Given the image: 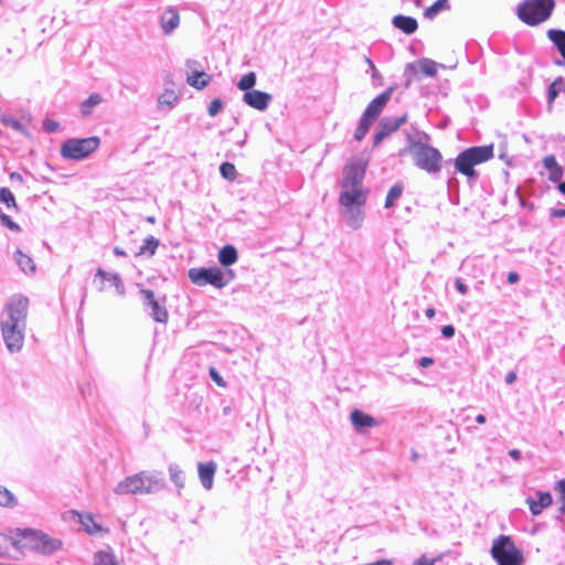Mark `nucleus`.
Here are the masks:
<instances>
[{
  "label": "nucleus",
  "instance_id": "3",
  "mask_svg": "<svg viewBox=\"0 0 565 565\" xmlns=\"http://www.w3.org/2000/svg\"><path fill=\"white\" fill-rule=\"evenodd\" d=\"M163 486V478L139 472L120 481L116 486L115 492L120 495L149 493L162 488Z\"/></svg>",
  "mask_w": 565,
  "mask_h": 565
},
{
  "label": "nucleus",
  "instance_id": "21",
  "mask_svg": "<svg viewBox=\"0 0 565 565\" xmlns=\"http://www.w3.org/2000/svg\"><path fill=\"white\" fill-rule=\"evenodd\" d=\"M104 102V98L98 93H93L88 96L87 99L81 103L79 110L83 117H88L93 114L95 107L100 105Z\"/></svg>",
  "mask_w": 565,
  "mask_h": 565
},
{
  "label": "nucleus",
  "instance_id": "52",
  "mask_svg": "<svg viewBox=\"0 0 565 565\" xmlns=\"http://www.w3.org/2000/svg\"><path fill=\"white\" fill-rule=\"evenodd\" d=\"M9 178L13 182H19V183L23 182V178L19 172H11Z\"/></svg>",
  "mask_w": 565,
  "mask_h": 565
},
{
  "label": "nucleus",
  "instance_id": "16",
  "mask_svg": "<svg viewBox=\"0 0 565 565\" xmlns=\"http://www.w3.org/2000/svg\"><path fill=\"white\" fill-rule=\"evenodd\" d=\"M243 99L252 108L264 110L268 107L271 96L268 93L254 89L246 92Z\"/></svg>",
  "mask_w": 565,
  "mask_h": 565
},
{
  "label": "nucleus",
  "instance_id": "24",
  "mask_svg": "<svg viewBox=\"0 0 565 565\" xmlns=\"http://www.w3.org/2000/svg\"><path fill=\"white\" fill-rule=\"evenodd\" d=\"M547 38L557 47L559 54L565 62V31L558 29H551L547 31Z\"/></svg>",
  "mask_w": 565,
  "mask_h": 565
},
{
  "label": "nucleus",
  "instance_id": "44",
  "mask_svg": "<svg viewBox=\"0 0 565 565\" xmlns=\"http://www.w3.org/2000/svg\"><path fill=\"white\" fill-rule=\"evenodd\" d=\"M0 221L4 226L10 228L11 231L20 232V226L2 212H0Z\"/></svg>",
  "mask_w": 565,
  "mask_h": 565
},
{
  "label": "nucleus",
  "instance_id": "49",
  "mask_svg": "<svg viewBox=\"0 0 565 565\" xmlns=\"http://www.w3.org/2000/svg\"><path fill=\"white\" fill-rule=\"evenodd\" d=\"M456 287H457L458 291L462 295L467 294V291H468L467 286L462 282V280L460 278L456 279Z\"/></svg>",
  "mask_w": 565,
  "mask_h": 565
},
{
  "label": "nucleus",
  "instance_id": "27",
  "mask_svg": "<svg viewBox=\"0 0 565 565\" xmlns=\"http://www.w3.org/2000/svg\"><path fill=\"white\" fill-rule=\"evenodd\" d=\"M15 533H17V527L9 530L8 534L0 532V555L8 554L10 547L15 548V540H14V537L17 536Z\"/></svg>",
  "mask_w": 565,
  "mask_h": 565
},
{
  "label": "nucleus",
  "instance_id": "60",
  "mask_svg": "<svg viewBox=\"0 0 565 565\" xmlns=\"http://www.w3.org/2000/svg\"><path fill=\"white\" fill-rule=\"evenodd\" d=\"M476 422L478 424H484L486 423V416L482 415V414H479L477 417H476Z\"/></svg>",
  "mask_w": 565,
  "mask_h": 565
},
{
  "label": "nucleus",
  "instance_id": "6",
  "mask_svg": "<svg viewBox=\"0 0 565 565\" xmlns=\"http://www.w3.org/2000/svg\"><path fill=\"white\" fill-rule=\"evenodd\" d=\"M100 145L99 137L71 138L61 145V156L68 160H82L95 152Z\"/></svg>",
  "mask_w": 565,
  "mask_h": 565
},
{
  "label": "nucleus",
  "instance_id": "40",
  "mask_svg": "<svg viewBox=\"0 0 565 565\" xmlns=\"http://www.w3.org/2000/svg\"><path fill=\"white\" fill-rule=\"evenodd\" d=\"M255 83H256V74L254 72H249V73L245 74L244 76H242V78L237 83V87L241 90H244L246 93V92L252 90L250 88L255 85Z\"/></svg>",
  "mask_w": 565,
  "mask_h": 565
},
{
  "label": "nucleus",
  "instance_id": "25",
  "mask_svg": "<svg viewBox=\"0 0 565 565\" xmlns=\"http://www.w3.org/2000/svg\"><path fill=\"white\" fill-rule=\"evenodd\" d=\"M210 75L205 72H193L186 77L188 84L196 89H203L206 87L210 83Z\"/></svg>",
  "mask_w": 565,
  "mask_h": 565
},
{
  "label": "nucleus",
  "instance_id": "1",
  "mask_svg": "<svg viewBox=\"0 0 565 565\" xmlns=\"http://www.w3.org/2000/svg\"><path fill=\"white\" fill-rule=\"evenodd\" d=\"M15 550H32L39 554H52L58 551L63 543L60 539L34 529L17 527Z\"/></svg>",
  "mask_w": 565,
  "mask_h": 565
},
{
  "label": "nucleus",
  "instance_id": "53",
  "mask_svg": "<svg viewBox=\"0 0 565 565\" xmlns=\"http://www.w3.org/2000/svg\"><path fill=\"white\" fill-rule=\"evenodd\" d=\"M420 366L423 367H428L429 365L433 364V359L431 358H428V356H424L420 359V362H419Z\"/></svg>",
  "mask_w": 565,
  "mask_h": 565
},
{
  "label": "nucleus",
  "instance_id": "50",
  "mask_svg": "<svg viewBox=\"0 0 565 565\" xmlns=\"http://www.w3.org/2000/svg\"><path fill=\"white\" fill-rule=\"evenodd\" d=\"M436 559L428 561L425 556L415 561L414 565H434Z\"/></svg>",
  "mask_w": 565,
  "mask_h": 565
},
{
  "label": "nucleus",
  "instance_id": "55",
  "mask_svg": "<svg viewBox=\"0 0 565 565\" xmlns=\"http://www.w3.org/2000/svg\"><path fill=\"white\" fill-rule=\"evenodd\" d=\"M557 489L561 492V497L565 498V479L557 482Z\"/></svg>",
  "mask_w": 565,
  "mask_h": 565
},
{
  "label": "nucleus",
  "instance_id": "2",
  "mask_svg": "<svg viewBox=\"0 0 565 565\" xmlns=\"http://www.w3.org/2000/svg\"><path fill=\"white\" fill-rule=\"evenodd\" d=\"M493 156V145L467 148L456 157L455 170L468 179H476L478 173L475 167L491 160Z\"/></svg>",
  "mask_w": 565,
  "mask_h": 565
},
{
  "label": "nucleus",
  "instance_id": "8",
  "mask_svg": "<svg viewBox=\"0 0 565 565\" xmlns=\"http://www.w3.org/2000/svg\"><path fill=\"white\" fill-rule=\"evenodd\" d=\"M189 278L196 286L202 287L211 285L218 289L223 288L228 282V279L225 277L224 273L218 267L191 268L189 270Z\"/></svg>",
  "mask_w": 565,
  "mask_h": 565
},
{
  "label": "nucleus",
  "instance_id": "5",
  "mask_svg": "<svg viewBox=\"0 0 565 565\" xmlns=\"http://www.w3.org/2000/svg\"><path fill=\"white\" fill-rule=\"evenodd\" d=\"M491 555L498 565H523L524 556L508 535H499L492 544Z\"/></svg>",
  "mask_w": 565,
  "mask_h": 565
},
{
  "label": "nucleus",
  "instance_id": "35",
  "mask_svg": "<svg viewBox=\"0 0 565 565\" xmlns=\"http://www.w3.org/2000/svg\"><path fill=\"white\" fill-rule=\"evenodd\" d=\"M17 504V499L9 489L0 486V507L12 508Z\"/></svg>",
  "mask_w": 565,
  "mask_h": 565
},
{
  "label": "nucleus",
  "instance_id": "19",
  "mask_svg": "<svg viewBox=\"0 0 565 565\" xmlns=\"http://www.w3.org/2000/svg\"><path fill=\"white\" fill-rule=\"evenodd\" d=\"M180 23V15L177 10L169 8L161 17V28L166 34L171 33Z\"/></svg>",
  "mask_w": 565,
  "mask_h": 565
},
{
  "label": "nucleus",
  "instance_id": "10",
  "mask_svg": "<svg viewBox=\"0 0 565 565\" xmlns=\"http://www.w3.org/2000/svg\"><path fill=\"white\" fill-rule=\"evenodd\" d=\"M367 164V159L361 157H352L350 161L343 167L341 184L344 186L362 185Z\"/></svg>",
  "mask_w": 565,
  "mask_h": 565
},
{
  "label": "nucleus",
  "instance_id": "15",
  "mask_svg": "<svg viewBox=\"0 0 565 565\" xmlns=\"http://www.w3.org/2000/svg\"><path fill=\"white\" fill-rule=\"evenodd\" d=\"M350 420L359 433L363 431L365 428H372L379 425L377 419L359 408H354L351 412Z\"/></svg>",
  "mask_w": 565,
  "mask_h": 565
},
{
  "label": "nucleus",
  "instance_id": "46",
  "mask_svg": "<svg viewBox=\"0 0 565 565\" xmlns=\"http://www.w3.org/2000/svg\"><path fill=\"white\" fill-rule=\"evenodd\" d=\"M210 375L212 380L220 386L225 387L226 383L222 379V376L218 374V372L215 370V367L210 369Z\"/></svg>",
  "mask_w": 565,
  "mask_h": 565
},
{
  "label": "nucleus",
  "instance_id": "17",
  "mask_svg": "<svg viewBox=\"0 0 565 565\" xmlns=\"http://www.w3.org/2000/svg\"><path fill=\"white\" fill-rule=\"evenodd\" d=\"M216 469L217 466L214 461L198 463L200 481L203 484V487L207 490H210L213 487L214 475L216 472Z\"/></svg>",
  "mask_w": 565,
  "mask_h": 565
},
{
  "label": "nucleus",
  "instance_id": "58",
  "mask_svg": "<svg viewBox=\"0 0 565 565\" xmlns=\"http://www.w3.org/2000/svg\"><path fill=\"white\" fill-rule=\"evenodd\" d=\"M10 126L14 129H21V127H22L21 124L14 119L10 121Z\"/></svg>",
  "mask_w": 565,
  "mask_h": 565
},
{
  "label": "nucleus",
  "instance_id": "4",
  "mask_svg": "<svg viewBox=\"0 0 565 565\" xmlns=\"http://www.w3.org/2000/svg\"><path fill=\"white\" fill-rule=\"evenodd\" d=\"M555 7L554 0H524L518 8V17L534 26L546 21Z\"/></svg>",
  "mask_w": 565,
  "mask_h": 565
},
{
  "label": "nucleus",
  "instance_id": "36",
  "mask_svg": "<svg viewBox=\"0 0 565 565\" xmlns=\"http://www.w3.org/2000/svg\"><path fill=\"white\" fill-rule=\"evenodd\" d=\"M170 478L173 483L179 488L183 489L185 486V477L183 471L178 466H170L169 468Z\"/></svg>",
  "mask_w": 565,
  "mask_h": 565
},
{
  "label": "nucleus",
  "instance_id": "20",
  "mask_svg": "<svg viewBox=\"0 0 565 565\" xmlns=\"http://www.w3.org/2000/svg\"><path fill=\"white\" fill-rule=\"evenodd\" d=\"M79 522L84 526V530L90 535L107 532V529H104L99 523H97L90 513L79 514Z\"/></svg>",
  "mask_w": 565,
  "mask_h": 565
},
{
  "label": "nucleus",
  "instance_id": "31",
  "mask_svg": "<svg viewBox=\"0 0 565 565\" xmlns=\"http://www.w3.org/2000/svg\"><path fill=\"white\" fill-rule=\"evenodd\" d=\"M158 246H159V241L153 236H149L145 239L143 245L140 246L139 250L136 252L135 255L136 256H140V255L152 256V255H154Z\"/></svg>",
  "mask_w": 565,
  "mask_h": 565
},
{
  "label": "nucleus",
  "instance_id": "29",
  "mask_svg": "<svg viewBox=\"0 0 565 565\" xmlns=\"http://www.w3.org/2000/svg\"><path fill=\"white\" fill-rule=\"evenodd\" d=\"M406 120V115L396 118H383L381 120V128L387 134L396 131Z\"/></svg>",
  "mask_w": 565,
  "mask_h": 565
},
{
  "label": "nucleus",
  "instance_id": "32",
  "mask_svg": "<svg viewBox=\"0 0 565 565\" xmlns=\"http://www.w3.org/2000/svg\"><path fill=\"white\" fill-rule=\"evenodd\" d=\"M449 2L448 0H437L430 7H428L425 11V17L428 19H434L440 11L448 10Z\"/></svg>",
  "mask_w": 565,
  "mask_h": 565
},
{
  "label": "nucleus",
  "instance_id": "47",
  "mask_svg": "<svg viewBox=\"0 0 565 565\" xmlns=\"http://www.w3.org/2000/svg\"><path fill=\"white\" fill-rule=\"evenodd\" d=\"M387 136L388 135L382 128H380V130L374 136V146L380 145L381 141Z\"/></svg>",
  "mask_w": 565,
  "mask_h": 565
},
{
  "label": "nucleus",
  "instance_id": "18",
  "mask_svg": "<svg viewBox=\"0 0 565 565\" xmlns=\"http://www.w3.org/2000/svg\"><path fill=\"white\" fill-rule=\"evenodd\" d=\"M536 494L537 500L532 498L526 499V503L529 504V508L534 515L540 514L543 509L550 507L553 502L550 492H537Z\"/></svg>",
  "mask_w": 565,
  "mask_h": 565
},
{
  "label": "nucleus",
  "instance_id": "59",
  "mask_svg": "<svg viewBox=\"0 0 565 565\" xmlns=\"http://www.w3.org/2000/svg\"><path fill=\"white\" fill-rule=\"evenodd\" d=\"M114 253L118 256H127V253L125 250L120 249L119 247H115Z\"/></svg>",
  "mask_w": 565,
  "mask_h": 565
},
{
  "label": "nucleus",
  "instance_id": "23",
  "mask_svg": "<svg viewBox=\"0 0 565 565\" xmlns=\"http://www.w3.org/2000/svg\"><path fill=\"white\" fill-rule=\"evenodd\" d=\"M393 24L405 32L406 34H412L417 29V21L412 17H405V15H396L393 19Z\"/></svg>",
  "mask_w": 565,
  "mask_h": 565
},
{
  "label": "nucleus",
  "instance_id": "13",
  "mask_svg": "<svg viewBox=\"0 0 565 565\" xmlns=\"http://www.w3.org/2000/svg\"><path fill=\"white\" fill-rule=\"evenodd\" d=\"M393 88L390 87L382 94H380L377 97H375L365 108L362 117L366 118V120L373 122L379 115L382 113L383 108L387 104L388 99L391 98Z\"/></svg>",
  "mask_w": 565,
  "mask_h": 565
},
{
  "label": "nucleus",
  "instance_id": "7",
  "mask_svg": "<svg viewBox=\"0 0 565 565\" xmlns=\"http://www.w3.org/2000/svg\"><path fill=\"white\" fill-rule=\"evenodd\" d=\"M415 164L428 173H437L441 170L443 156L436 148L419 143L413 149Z\"/></svg>",
  "mask_w": 565,
  "mask_h": 565
},
{
  "label": "nucleus",
  "instance_id": "37",
  "mask_svg": "<svg viewBox=\"0 0 565 565\" xmlns=\"http://www.w3.org/2000/svg\"><path fill=\"white\" fill-rule=\"evenodd\" d=\"M402 192H403V186L401 184L393 185L386 195L385 207L386 209L392 207L395 204V202L401 198Z\"/></svg>",
  "mask_w": 565,
  "mask_h": 565
},
{
  "label": "nucleus",
  "instance_id": "30",
  "mask_svg": "<svg viewBox=\"0 0 565 565\" xmlns=\"http://www.w3.org/2000/svg\"><path fill=\"white\" fill-rule=\"evenodd\" d=\"M95 565H121L110 550L99 551L95 555Z\"/></svg>",
  "mask_w": 565,
  "mask_h": 565
},
{
  "label": "nucleus",
  "instance_id": "57",
  "mask_svg": "<svg viewBox=\"0 0 565 565\" xmlns=\"http://www.w3.org/2000/svg\"><path fill=\"white\" fill-rule=\"evenodd\" d=\"M552 215L555 217H565V209L563 210H554Z\"/></svg>",
  "mask_w": 565,
  "mask_h": 565
},
{
  "label": "nucleus",
  "instance_id": "56",
  "mask_svg": "<svg viewBox=\"0 0 565 565\" xmlns=\"http://www.w3.org/2000/svg\"><path fill=\"white\" fill-rule=\"evenodd\" d=\"M509 455L514 459V460H519L521 458V452L520 450L518 449H511L509 451Z\"/></svg>",
  "mask_w": 565,
  "mask_h": 565
},
{
  "label": "nucleus",
  "instance_id": "11",
  "mask_svg": "<svg viewBox=\"0 0 565 565\" xmlns=\"http://www.w3.org/2000/svg\"><path fill=\"white\" fill-rule=\"evenodd\" d=\"M29 300L23 296L13 297L7 305V318L2 320V323H9L14 326H25V319L28 316Z\"/></svg>",
  "mask_w": 565,
  "mask_h": 565
},
{
  "label": "nucleus",
  "instance_id": "45",
  "mask_svg": "<svg viewBox=\"0 0 565 565\" xmlns=\"http://www.w3.org/2000/svg\"><path fill=\"white\" fill-rule=\"evenodd\" d=\"M43 128L46 132H54L58 130L60 124L53 119H45L43 121Z\"/></svg>",
  "mask_w": 565,
  "mask_h": 565
},
{
  "label": "nucleus",
  "instance_id": "14",
  "mask_svg": "<svg viewBox=\"0 0 565 565\" xmlns=\"http://www.w3.org/2000/svg\"><path fill=\"white\" fill-rule=\"evenodd\" d=\"M141 295L143 296L147 305L151 308V316L154 321L160 323H166L168 321V311L166 307L161 306L159 301L156 299L152 290L141 289Z\"/></svg>",
  "mask_w": 565,
  "mask_h": 565
},
{
  "label": "nucleus",
  "instance_id": "42",
  "mask_svg": "<svg viewBox=\"0 0 565 565\" xmlns=\"http://www.w3.org/2000/svg\"><path fill=\"white\" fill-rule=\"evenodd\" d=\"M220 172L223 178L231 180V181L235 180L236 174H237L235 166L231 162L222 163L220 167Z\"/></svg>",
  "mask_w": 565,
  "mask_h": 565
},
{
  "label": "nucleus",
  "instance_id": "54",
  "mask_svg": "<svg viewBox=\"0 0 565 565\" xmlns=\"http://www.w3.org/2000/svg\"><path fill=\"white\" fill-rule=\"evenodd\" d=\"M515 380H516V374H515V372H513V371L509 372V373H508V375H507V377H505V382H507L508 384H512V383H514V382H515Z\"/></svg>",
  "mask_w": 565,
  "mask_h": 565
},
{
  "label": "nucleus",
  "instance_id": "28",
  "mask_svg": "<svg viewBox=\"0 0 565 565\" xmlns=\"http://www.w3.org/2000/svg\"><path fill=\"white\" fill-rule=\"evenodd\" d=\"M14 258L24 273H33L35 270V264L29 255L18 249L14 254Z\"/></svg>",
  "mask_w": 565,
  "mask_h": 565
},
{
  "label": "nucleus",
  "instance_id": "43",
  "mask_svg": "<svg viewBox=\"0 0 565 565\" xmlns=\"http://www.w3.org/2000/svg\"><path fill=\"white\" fill-rule=\"evenodd\" d=\"M222 108H223L222 100L220 98H215L209 105V109H207L209 115L211 117H214L221 111Z\"/></svg>",
  "mask_w": 565,
  "mask_h": 565
},
{
  "label": "nucleus",
  "instance_id": "64",
  "mask_svg": "<svg viewBox=\"0 0 565 565\" xmlns=\"http://www.w3.org/2000/svg\"><path fill=\"white\" fill-rule=\"evenodd\" d=\"M558 190L561 193H563L565 195V181L559 183Z\"/></svg>",
  "mask_w": 565,
  "mask_h": 565
},
{
  "label": "nucleus",
  "instance_id": "26",
  "mask_svg": "<svg viewBox=\"0 0 565 565\" xmlns=\"http://www.w3.org/2000/svg\"><path fill=\"white\" fill-rule=\"evenodd\" d=\"M237 260V252L236 248L232 245H225L221 248L218 253V262L223 266H230L236 263Z\"/></svg>",
  "mask_w": 565,
  "mask_h": 565
},
{
  "label": "nucleus",
  "instance_id": "62",
  "mask_svg": "<svg viewBox=\"0 0 565 565\" xmlns=\"http://www.w3.org/2000/svg\"><path fill=\"white\" fill-rule=\"evenodd\" d=\"M426 316L428 318H433L435 316V309L434 308L426 309Z\"/></svg>",
  "mask_w": 565,
  "mask_h": 565
},
{
  "label": "nucleus",
  "instance_id": "34",
  "mask_svg": "<svg viewBox=\"0 0 565 565\" xmlns=\"http://www.w3.org/2000/svg\"><path fill=\"white\" fill-rule=\"evenodd\" d=\"M0 202L6 204L8 209L19 210L14 195L8 188H0Z\"/></svg>",
  "mask_w": 565,
  "mask_h": 565
},
{
  "label": "nucleus",
  "instance_id": "38",
  "mask_svg": "<svg viewBox=\"0 0 565 565\" xmlns=\"http://www.w3.org/2000/svg\"><path fill=\"white\" fill-rule=\"evenodd\" d=\"M565 89V81L563 77H557L548 87V103L554 102L558 93Z\"/></svg>",
  "mask_w": 565,
  "mask_h": 565
},
{
  "label": "nucleus",
  "instance_id": "33",
  "mask_svg": "<svg viewBox=\"0 0 565 565\" xmlns=\"http://www.w3.org/2000/svg\"><path fill=\"white\" fill-rule=\"evenodd\" d=\"M419 72L426 76H435L438 71V64L430 60H423L418 62Z\"/></svg>",
  "mask_w": 565,
  "mask_h": 565
},
{
  "label": "nucleus",
  "instance_id": "48",
  "mask_svg": "<svg viewBox=\"0 0 565 565\" xmlns=\"http://www.w3.org/2000/svg\"><path fill=\"white\" fill-rule=\"evenodd\" d=\"M441 333L445 338H451L455 334V328L452 326H445L441 329Z\"/></svg>",
  "mask_w": 565,
  "mask_h": 565
},
{
  "label": "nucleus",
  "instance_id": "9",
  "mask_svg": "<svg viewBox=\"0 0 565 565\" xmlns=\"http://www.w3.org/2000/svg\"><path fill=\"white\" fill-rule=\"evenodd\" d=\"M369 190L362 185H347L341 184V192L339 195V203L347 210L356 206L359 215H362V206L366 203Z\"/></svg>",
  "mask_w": 565,
  "mask_h": 565
},
{
  "label": "nucleus",
  "instance_id": "51",
  "mask_svg": "<svg viewBox=\"0 0 565 565\" xmlns=\"http://www.w3.org/2000/svg\"><path fill=\"white\" fill-rule=\"evenodd\" d=\"M519 281V275L516 271H510L508 274V282L513 285Z\"/></svg>",
  "mask_w": 565,
  "mask_h": 565
},
{
  "label": "nucleus",
  "instance_id": "41",
  "mask_svg": "<svg viewBox=\"0 0 565 565\" xmlns=\"http://www.w3.org/2000/svg\"><path fill=\"white\" fill-rule=\"evenodd\" d=\"M372 122L366 120V118L361 117L358 128L354 132V138L356 141H361L365 135L367 134Z\"/></svg>",
  "mask_w": 565,
  "mask_h": 565
},
{
  "label": "nucleus",
  "instance_id": "63",
  "mask_svg": "<svg viewBox=\"0 0 565 565\" xmlns=\"http://www.w3.org/2000/svg\"><path fill=\"white\" fill-rule=\"evenodd\" d=\"M559 500H561V503H562V504H561V508H559V511H561L562 513H565V498L559 497Z\"/></svg>",
  "mask_w": 565,
  "mask_h": 565
},
{
  "label": "nucleus",
  "instance_id": "61",
  "mask_svg": "<svg viewBox=\"0 0 565 565\" xmlns=\"http://www.w3.org/2000/svg\"><path fill=\"white\" fill-rule=\"evenodd\" d=\"M96 276L105 279L107 277V273H105L103 269H98Z\"/></svg>",
  "mask_w": 565,
  "mask_h": 565
},
{
  "label": "nucleus",
  "instance_id": "22",
  "mask_svg": "<svg viewBox=\"0 0 565 565\" xmlns=\"http://www.w3.org/2000/svg\"><path fill=\"white\" fill-rule=\"evenodd\" d=\"M544 167L547 169L548 179L553 182L561 181L563 177V168L557 163L554 156H547L543 160Z\"/></svg>",
  "mask_w": 565,
  "mask_h": 565
},
{
  "label": "nucleus",
  "instance_id": "12",
  "mask_svg": "<svg viewBox=\"0 0 565 565\" xmlns=\"http://www.w3.org/2000/svg\"><path fill=\"white\" fill-rule=\"evenodd\" d=\"M25 326H14L1 322V332L7 348L11 352L20 351L24 342Z\"/></svg>",
  "mask_w": 565,
  "mask_h": 565
},
{
  "label": "nucleus",
  "instance_id": "39",
  "mask_svg": "<svg viewBox=\"0 0 565 565\" xmlns=\"http://www.w3.org/2000/svg\"><path fill=\"white\" fill-rule=\"evenodd\" d=\"M179 96L173 89H166L158 99L160 106L171 107L177 100Z\"/></svg>",
  "mask_w": 565,
  "mask_h": 565
}]
</instances>
